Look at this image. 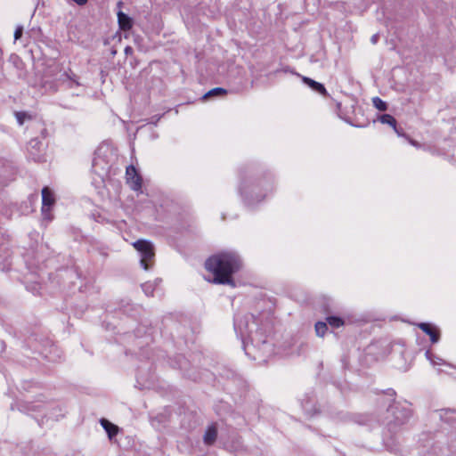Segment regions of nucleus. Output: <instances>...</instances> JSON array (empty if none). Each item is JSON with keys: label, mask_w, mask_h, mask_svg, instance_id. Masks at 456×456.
<instances>
[{"label": "nucleus", "mask_w": 456, "mask_h": 456, "mask_svg": "<svg viewBox=\"0 0 456 456\" xmlns=\"http://www.w3.org/2000/svg\"><path fill=\"white\" fill-rule=\"evenodd\" d=\"M240 256L233 251H222L207 258L205 269L213 274L209 282L234 286L233 274L242 268Z\"/></svg>", "instance_id": "f257e3e1"}, {"label": "nucleus", "mask_w": 456, "mask_h": 456, "mask_svg": "<svg viewBox=\"0 0 456 456\" xmlns=\"http://www.w3.org/2000/svg\"><path fill=\"white\" fill-rule=\"evenodd\" d=\"M133 247L141 254V265L144 270H149L153 265L155 249L153 244L146 240H138Z\"/></svg>", "instance_id": "f03ea898"}, {"label": "nucleus", "mask_w": 456, "mask_h": 456, "mask_svg": "<svg viewBox=\"0 0 456 456\" xmlns=\"http://www.w3.org/2000/svg\"><path fill=\"white\" fill-rule=\"evenodd\" d=\"M126 183L134 191H141L142 188V177L134 165L126 168Z\"/></svg>", "instance_id": "7ed1b4c3"}, {"label": "nucleus", "mask_w": 456, "mask_h": 456, "mask_svg": "<svg viewBox=\"0 0 456 456\" xmlns=\"http://www.w3.org/2000/svg\"><path fill=\"white\" fill-rule=\"evenodd\" d=\"M55 203V197L51 189L47 186L42 189V213L50 212Z\"/></svg>", "instance_id": "20e7f679"}, {"label": "nucleus", "mask_w": 456, "mask_h": 456, "mask_svg": "<svg viewBox=\"0 0 456 456\" xmlns=\"http://www.w3.org/2000/svg\"><path fill=\"white\" fill-rule=\"evenodd\" d=\"M418 327L427 335L430 337L432 343H436L440 338V332L438 329L428 322H420Z\"/></svg>", "instance_id": "39448f33"}, {"label": "nucleus", "mask_w": 456, "mask_h": 456, "mask_svg": "<svg viewBox=\"0 0 456 456\" xmlns=\"http://www.w3.org/2000/svg\"><path fill=\"white\" fill-rule=\"evenodd\" d=\"M118 22L119 28L124 31L130 30L134 25L132 18L121 11L118 12Z\"/></svg>", "instance_id": "423d86ee"}, {"label": "nucleus", "mask_w": 456, "mask_h": 456, "mask_svg": "<svg viewBox=\"0 0 456 456\" xmlns=\"http://www.w3.org/2000/svg\"><path fill=\"white\" fill-rule=\"evenodd\" d=\"M303 82L308 86H310L313 90L318 92L320 94L323 96L328 95V92L322 84L307 77H303Z\"/></svg>", "instance_id": "0eeeda50"}, {"label": "nucleus", "mask_w": 456, "mask_h": 456, "mask_svg": "<svg viewBox=\"0 0 456 456\" xmlns=\"http://www.w3.org/2000/svg\"><path fill=\"white\" fill-rule=\"evenodd\" d=\"M217 438V428L216 425H211L208 428L204 435V443L208 445L213 444Z\"/></svg>", "instance_id": "6e6552de"}, {"label": "nucleus", "mask_w": 456, "mask_h": 456, "mask_svg": "<svg viewBox=\"0 0 456 456\" xmlns=\"http://www.w3.org/2000/svg\"><path fill=\"white\" fill-rule=\"evenodd\" d=\"M101 425L105 429V431L107 432V434L110 439L118 435V428L116 425L110 422L108 419H102Z\"/></svg>", "instance_id": "1a4fd4ad"}, {"label": "nucleus", "mask_w": 456, "mask_h": 456, "mask_svg": "<svg viewBox=\"0 0 456 456\" xmlns=\"http://www.w3.org/2000/svg\"><path fill=\"white\" fill-rule=\"evenodd\" d=\"M227 94V90L222 87H216L211 90H209L208 93H206L203 95V100H207L210 97L214 96H223Z\"/></svg>", "instance_id": "9d476101"}, {"label": "nucleus", "mask_w": 456, "mask_h": 456, "mask_svg": "<svg viewBox=\"0 0 456 456\" xmlns=\"http://www.w3.org/2000/svg\"><path fill=\"white\" fill-rule=\"evenodd\" d=\"M326 322L332 329H338L345 324L344 320L338 316H328Z\"/></svg>", "instance_id": "9b49d317"}, {"label": "nucleus", "mask_w": 456, "mask_h": 456, "mask_svg": "<svg viewBox=\"0 0 456 456\" xmlns=\"http://www.w3.org/2000/svg\"><path fill=\"white\" fill-rule=\"evenodd\" d=\"M328 330L327 322H317L315 323V332L317 336L323 337Z\"/></svg>", "instance_id": "f8f14e48"}, {"label": "nucleus", "mask_w": 456, "mask_h": 456, "mask_svg": "<svg viewBox=\"0 0 456 456\" xmlns=\"http://www.w3.org/2000/svg\"><path fill=\"white\" fill-rule=\"evenodd\" d=\"M379 121L382 124H387V125L393 126L394 128L396 127V120L390 114H383V115H381L380 118H379Z\"/></svg>", "instance_id": "ddd939ff"}, {"label": "nucleus", "mask_w": 456, "mask_h": 456, "mask_svg": "<svg viewBox=\"0 0 456 456\" xmlns=\"http://www.w3.org/2000/svg\"><path fill=\"white\" fill-rule=\"evenodd\" d=\"M372 103H373L374 107L380 111H385L387 109V102H385L382 99H380L378 96L372 98Z\"/></svg>", "instance_id": "4468645a"}, {"label": "nucleus", "mask_w": 456, "mask_h": 456, "mask_svg": "<svg viewBox=\"0 0 456 456\" xmlns=\"http://www.w3.org/2000/svg\"><path fill=\"white\" fill-rule=\"evenodd\" d=\"M64 76L70 81L74 82L77 86H79V82L77 80V77L76 76V74H74V72L69 69V70H67L65 73H64Z\"/></svg>", "instance_id": "2eb2a0df"}, {"label": "nucleus", "mask_w": 456, "mask_h": 456, "mask_svg": "<svg viewBox=\"0 0 456 456\" xmlns=\"http://www.w3.org/2000/svg\"><path fill=\"white\" fill-rule=\"evenodd\" d=\"M15 117L20 125H22L26 118H30V116H28L26 112L23 111L16 112Z\"/></svg>", "instance_id": "dca6fc26"}, {"label": "nucleus", "mask_w": 456, "mask_h": 456, "mask_svg": "<svg viewBox=\"0 0 456 456\" xmlns=\"http://www.w3.org/2000/svg\"><path fill=\"white\" fill-rule=\"evenodd\" d=\"M22 34H23V28L21 26H18L14 31V39L15 40L20 39L22 37Z\"/></svg>", "instance_id": "f3484780"}, {"label": "nucleus", "mask_w": 456, "mask_h": 456, "mask_svg": "<svg viewBox=\"0 0 456 456\" xmlns=\"http://www.w3.org/2000/svg\"><path fill=\"white\" fill-rule=\"evenodd\" d=\"M134 53V50L131 46H126L125 48V53L126 55H131Z\"/></svg>", "instance_id": "a211bd4d"}, {"label": "nucleus", "mask_w": 456, "mask_h": 456, "mask_svg": "<svg viewBox=\"0 0 456 456\" xmlns=\"http://www.w3.org/2000/svg\"><path fill=\"white\" fill-rule=\"evenodd\" d=\"M376 40H377V37H376V36H373V37H372V42H374V43H375V42H376Z\"/></svg>", "instance_id": "6ab92c4d"}]
</instances>
